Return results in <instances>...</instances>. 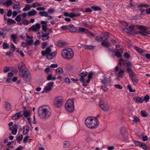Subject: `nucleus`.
Instances as JSON below:
<instances>
[{"mask_svg": "<svg viewBox=\"0 0 150 150\" xmlns=\"http://www.w3.org/2000/svg\"><path fill=\"white\" fill-rule=\"evenodd\" d=\"M147 27L142 25H138L137 28L140 30V32L136 33L133 31H131L127 28L123 29V30L124 33L129 35L140 34L143 36H146L149 34L147 30Z\"/></svg>", "mask_w": 150, "mask_h": 150, "instance_id": "f257e3e1", "label": "nucleus"}, {"mask_svg": "<svg viewBox=\"0 0 150 150\" xmlns=\"http://www.w3.org/2000/svg\"><path fill=\"white\" fill-rule=\"evenodd\" d=\"M38 113L40 118L44 119H47L51 115L52 112L48 107L42 106L39 108Z\"/></svg>", "mask_w": 150, "mask_h": 150, "instance_id": "f03ea898", "label": "nucleus"}, {"mask_svg": "<svg viewBox=\"0 0 150 150\" xmlns=\"http://www.w3.org/2000/svg\"><path fill=\"white\" fill-rule=\"evenodd\" d=\"M85 123L87 127L90 129H93L98 125L99 122L96 117H89L85 120Z\"/></svg>", "mask_w": 150, "mask_h": 150, "instance_id": "7ed1b4c3", "label": "nucleus"}, {"mask_svg": "<svg viewBox=\"0 0 150 150\" xmlns=\"http://www.w3.org/2000/svg\"><path fill=\"white\" fill-rule=\"evenodd\" d=\"M62 56L65 59L69 60L73 57L74 53L73 50L70 48L63 49L62 52Z\"/></svg>", "mask_w": 150, "mask_h": 150, "instance_id": "20e7f679", "label": "nucleus"}, {"mask_svg": "<svg viewBox=\"0 0 150 150\" xmlns=\"http://www.w3.org/2000/svg\"><path fill=\"white\" fill-rule=\"evenodd\" d=\"M51 51V48L48 47L46 49L45 51H42L41 52V54L43 56H45L46 54L47 58L49 59H51L56 55L57 52H54L50 53Z\"/></svg>", "mask_w": 150, "mask_h": 150, "instance_id": "39448f33", "label": "nucleus"}, {"mask_svg": "<svg viewBox=\"0 0 150 150\" xmlns=\"http://www.w3.org/2000/svg\"><path fill=\"white\" fill-rule=\"evenodd\" d=\"M66 110L69 112H71L74 110V102L71 99H69L65 104Z\"/></svg>", "mask_w": 150, "mask_h": 150, "instance_id": "423d86ee", "label": "nucleus"}, {"mask_svg": "<svg viewBox=\"0 0 150 150\" xmlns=\"http://www.w3.org/2000/svg\"><path fill=\"white\" fill-rule=\"evenodd\" d=\"M63 99V97L58 96L56 97L54 101V104L57 108H59L62 105Z\"/></svg>", "mask_w": 150, "mask_h": 150, "instance_id": "0eeeda50", "label": "nucleus"}, {"mask_svg": "<svg viewBox=\"0 0 150 150\" xmlns=\"http://www.w3.org/2000/svg\"><path fill=\"white\" fill-rule=\"evenodd\" d=\"M99 105L100 108L105 111H107L109 110L108 105L107 103L101 101Z\"/></svg>", "mask_w": 150, "mask_h": 150, "instance_id": "6e6552de", "label": "nucleus"}, {"mask_svg": "<svg viewBox=\"0 0 150 150\" xmlns=\"http://www.w3.org/2000/svg\"><path fill=\"white\" fill-rule=\"evenodd\" d=\"M19 73L21 75V76L24 79L26 80L27 79L28 76L29 72L26 69L21 71Z\"/></svg>", "mask_w": 150, "mask_h": 150, "instance_id": "1a4fd4ad", "label": "nucleus"}, {"mask_svg": "<svg viewBox=\"0 0 150 150\" xmlns=\"http://www.w3.org/2000/svg\"><path fill=\"white\" fill-rule=\"evenodd\" d=\"M79 29L78 30V32H84L85 33H87L88 35H90L91 37H94L95 36V35L94 34L91 33L88 30L84 28L80 27H79Z\"/></svg>", "mask_w": 150, "mask_h": 150, "instance_id": "9d476101", "label": "nucleus"}, {"mask_svg": "<svg viewBox=\"0 0 150 150\" xmlns=\"http://www.w3.org/2000/svg\"><path fill=\"white\" fill-rule=\"evenodd\" d=\"M115 72H117V75L118 77H122L123 74L124 73V71L121 69L120 68L119 69V67L117 66L115 67Z\"/></svg>", "mask_w": 150, "mask_h": 150, "instance_id": "9b49d317", "label": "nucleus"}, {"mask_svg": "<svg viewBox=\"0 0 150 150\" xmlns=\"http://www.w3.org/2000/svg\"><path fill=\"white\" fill-rule=\"evenodd\" d=\"M49 33L46 31H43L41 33L38 32L37 34V38H49Z\"/></svg>", "mask_w": 150, "mask_h": 150, "instance_id": "f8f14e48", "label": "nucleus"}, {"mask_svg": "<svg viewBox=\"0 0 150 150\" xmlns=\"http://www.w3.org/2000/svg\"><path fill=\"white\" fill-rule=\"evenodd\" d=\"M54 83L53 82H50L47 84L46 86L45 87V91L47 92H49L52 90L54 85Z\"/></svg>", "mask_w": 150, "mask_h": 150, "instance_id": "ddd939ff", "label": "nucleus"}, {"mask_svg": "<svg viewBox=\"0 0 150 150\" xmlns=\"http://www.w3.org/2000/svg\"><path fill=\"white\" fill-rule=\"evenodd\" d=\"M40 28V24L39 23H36L35 25H33L31 27V29L34 32L38 31Z\"/></svg>", "mask_w": 150, "mask_h": 150, "instance_id": "4468645a", "label": "nucleus"}, {"mask_svg": "<svg viewBox=\"0 0 150 150\" xmlns=\"http://www.w3.org/2000/svg\"><path fill=\"white\" fill-rule=\"evenodd\" d=\"M80 76V80L81 82H83L84 78L86 77L88 75V73L86 71H83L79 74Z\"/></svg>", "mask_w": 150, "mask_h": 150, "instance_id": "2eb2a0df", "label": "nucleus"}, {"mask_svg": "<svg viewBox=\"0 0 150 150\" xmlns=\"http://www.w3.org/2000/svg\"><path fill=\"white\" fill-rule=\"evenodd\" d=\"M13 3V10L18 11L21 8L20 4L18 1H14Z\"/></svg>", "mask_w": 150, "mask_h": 150, "instance_id": "dca6fc26", "label": "nucleus"}, {"mask_svg": "<svg viewBox=\"0 0 150 150\" xmlns=\"http://www.w3.org/2000/svg\"><path fill=\"white\" fill-rule=\"evenodd\" d=\"M129 77L130 78L134 84L135 85L137 83L138 80L136 74H133L132 76H130Z\"/></svg>", "mask_w": 150, "mask_h": 150, "instance_id": "f3484780", "label": "nucleus"}, {"mask_svg": "<svg viewBox=\"0 0 150 150\" xmlns=\"http://www.w3.org/2000/svg\"><path fill=\"white\" fill-rule=\"evenodd\" d=\"M18 68L19 70V72L23 71V70L26 69L25 68V66L23 62H21L19 63L18 64Z\"/></svg>", "mask_w": 150, "mask_h": 150, "instance_id": "a211bd4d", "label": "nucleus"}, {"mask_svg": "<svg viewBox=\"0 0 150 150\" xmlns=\"http://www.w3.org/2000/svg\"><path fill=\"white\" fill-rule=\"evenodd\" d=\"M4 105L6 110L7 111H9L12 109V106L11 104L7 101L4 103Z\"/></svg>", "mask_w": 150, "mask_h": 150, "instance_id": "6ab92c4d", "label": "nucleus"}, {"mask_svg": "<svg viewBox=\"0 0 150 150\" xmlns=\"http://www.w3.org/2000/svg\"><path fill=\"white\" fill-rule=\"evenodd\" d=\"M69 30L71 32H75L77 30V28L72 24L69 25Z\"/></svg>", "mask_w": 150, "mask_h": 150, "instance_id": "aec40b11", "label": "nucleus"}, {"mask_svg": "<svg viewBox=\"0 0 150 150\" xmlns=\"http://www.w3.org/2000/svg\"><path fill=\"white\" fill-rule=\"evenodd\" d=\"M47 21H41V23L42 24V30L44 31H46L47 30Z\"/></svg>", "mask_w": 150, "mask_h": 150, "instance_id": "412c9836", "label": "nucleus"}, {"mask_svg": "<svg viewBox=\"0 0 150 150\" xmlns=\"http://www.w3.org/2000/svg\"><path fill=\"white\" fill-rule=\"evenodd\" d=\"M21 111L20 112L14 115L12 117V119L15 120L22 117L23 115L21 113Z\"/></svg>", "mask_w": 150, "mask_h": 150, "instance_id": "4be33fe9", "label": "nucleus"}, {"mask_svg": "<svg viewBox=\"0 0 150 150\" xmlns=\"http://www.w3.org/2000/svg\"><path fill=\"white\" fill-rule=\"evenodd\" d=\"M133 98L137 103H142L144 101L142 97L141 98L137 96H134L133 97Z\"/></svg>", "mask_w": 150, "mask_h": 150, "instance_id": "5701e85b", "label": "nucleus"}, {"mask_svg": "<svg viewBox=\"0 0 150 150\" xmlns=\"http://www.w3.org/2000/svg\"><path fill=\"white\" fill-rule=\"evenodd\" d=\"M12 4L13 1L12 0H6L3 2V5L7 6H11Z\"/></svg>", "mask_w": 150, "mask_h": 150, "instance_id": "b1692460", "label": "nucleus"}, {"mask_svg": "<svg viewBox=\"0 0 150 150\" xmlns=\"http://www.w3.org/2000/svg\"><path fill=\"white\" fill-rule=\"evenodd\" d=\"M29 130V127L28 126H25L23 127V135L26 134Z\"/></svg>", "mask_w": 150, "mask_h": 150, "instance_id": "393cba45", "label": "nucleus"}, {"mask_svg": "<svg viewBox=\"0 0 150 150\" xmlns=\"http://www.w3.org/2000/svg\"><path fill=\"white\" fill-rule=\"evenodd\" d=\"M37 12L35 10H32L27 13L28 16H32L36 15Z\"/></svg>", "mask_w": 150, "mask_h": 150, "instance_id": "a878e982", "label": "nucleus"}, {"mask_svg": "<svg viewBox=\"0 0 150 150\" xmlns=\"http://www.w3.org/2000/svg\"><path fill=\"white\" fill-rule=\"evenodd\" d=\"M33 38H27L26 40V43L28 45H30L33 43Z\"/></svg>", "mask_w": 150, "mask_h": 150, "instance_id": "bb28decb", "label": "nucleus"}, {"mask_svg": "<svg viewBox=\"0 0 150 150\" xmlns=\"http://www.w3.org/2000/svg\"><path fill=\"white\" fill-rule=\"evenodd\" d=\"M111 81L110 78L109 79L104 78L102 81L103 83L104 84H108Z\"/></svg>", "mask_w": 150, "mask_h": 150, "instance_id": "cd10ccee", "label": "nucleus"}, {"mask_svg": "<svg viewBox=\"0 0 150 150\" xmlns=\"http://www.w3.org/2000/svg\"><path fill=\"white\" fill-rule=\"evenodd\" d=\"M126 72L129 74V76L134 74L131 69L129 68H127L126 69Z\"/></svg>", "mask_w": 150, "mask_h": 150, "instance_id": "c85d7f7f", "label": "nucleus"}, {"mask_svg": "<svg viewBox=\"0 0 150 150\" xmlns=\"http://www.w3.org/2000/svg\"><path fill=\"white\" fill-rule=\"evenodd\" d=\"M66 43L64 42H62L61 41L59 40L57 42V45L58 46L61 47L65 45Z\"/></svg>", "mask_w": 150, "mask_h": 150, "instance_id": "c756f323", "label": "nucleus"}, {"mask_svg": "<svg viewBox=\"0 0 150 150\" xmlns=\"http://www.w3.org/2000/svg\"><path fill=\"white\" fill-rule=\"evenodd\" d=\"M81 15L80 13H78L76 14H75L73 13H71L69 14V17L70 18H72L76 16H79Z\"/></svg>", "mask_w": 150, "mask_h": 150, "instance_id": "7c9ffc66", "label": "nucleus"}, {"mask_svg": "<svg viewBox=\"0 0 150 150\" xmlns=\"http://www.w3.org/2000/svg\"><path fill=\"white\" fill-rule=\"evenodd\" d=\"M39 14L41 16L47 17L48 13L46 11H40L39 12Z\"/></svg>", "mask_w": 150, "mask_h": 150, "instance_id": "2f4dec72", "label": "nucleus"}, {"mask_svg": "<svg viewBox=\"0 0 150 150\" xmlns=\"http://www.w3.org/2000/svg\"><path fill=\"white\" fill-rule=\"evenodd\" d=\"M61 29L63 31L69 30V25H62L60 27Z\"/></svg>", "mask_w": 150, "mask_h": 150, "instance_id": "473e14b6", "label": "nucleus"}, {"mask_svg": "<svg viewBox=\"0 0 150 150\" xmlns=\"http://www.w3.org/2000/svg\"><path fill=\"white\" fill-rule=\"evenodd\" d=\"M102 36L101 38H108L109 37V34L108 33L104 32L102 33Z\"/></svg>", "mask_w": 150, "mask_h": 150, "instance_id": "72a5a7b5", "label": "nucleus"}, {"mask_svg": "<svg viewBox=\"0 0 150 150\" xmlns=\"http://www.w3.org/2000/svg\"><path fill=\"white\" fill-rule=\"evenodd\" d=\"M123 64L124 65L127 67H129L131 65V64L130 63V62L129 61L126 60L123 61Z\"/></svg>", "mask_w": 150, "mask_h": 150, "instance_id": "f704fd0d", "label": "nucleus"}, {"mask_svg": "<svg viewBox=\"0 0 150 150\" xmlns=\"http://www.w3.org/2000/svg\"><path fill=\"white\" fill-rule=\"evenodd\" d=\"M83 47L86 49H92L94 48V47L92 45H83Z\"/></svg>", "mask_w": 150, "mask_h": 150, "instance_id": "c9c22d12", "label": "nucleus"}, {"mask_svg": "<svg viewBox=\"0 0 150 150\" xmlns=\"http://www.w3.org/2000/svg\"><path fill=\"white\" fill-rule=\"evenodd\" d=\"M133 119V121L135 123H137L139 122L140 120L137 116H134Z\"/></svg>", "mask_w": 150, "mask_h": 150, "instance_id": "e433bc0d", "label": "nucleus"}, {"mask_svg": "<svg viewBox=\"0 0 150 150\" xmlns=\"http://www.w3.org/2000/svg\"><path fill=\"white\" fill-rule=\"evenodd\" d=\"M23 115L25 117H27L30 115V113L29 111H26L23 112Z\"/></svg>", "mask_w": 150, "mask_h": 150, "instance_id": "4c0bfd02", "label": "nucleus"}, {"mask_svg": "<svg viewBox=\"0 0 150 150\" xmlns=\"http://www.w3.org/2000/svg\"><path fill=\"white\" fill-rule=\"evenodd\" d=\"M134 49L139 53H142L143 52V51L142 49H141V48L138 47H137L134 46Z\"/></svg>", "mask_w": 150, "mask_h": 150, "instance_id": "58836bf2", "label": "nucleus"}, {"mask_svg": "<svg viewBox=\"0 0 150 150\" xmlns=\"http://www.w3.org/2000/svg\"><path fill=\"white\" fill-rule=\"evenodd\" d=\"M23 137L22 135L20 134L18 137L16 138V139L18 143H20V142L23 139Z\"/></svg>", "mask_w": 150, "mask_h": 150, "instance_id": "ea45409f", "label": "nucleus"}, {"mask_svg": "<svg viewBox=\"0 0 150 150\" xmlns=\"http://www.w3.org/2000/svg\"><path fill=\"white\" fill-rule=\"evenodd\" d=\"M70 145V143L68 141H65L64 142V146L65 148L68 147Z\"/></svg>", "mask_w": 150, "mask_h": 150, "instance_id": "a19ab883", "label": "nucleus"}, {"mask_svg": "<svg viewBox=\"0 0 150 150\" xmlns=\"http://www.w3.org/2000/svg\"><path fill=\"white\" fill-rule=\"evenodd\" d=\"M101 44L102 46L105 47H108L110 45V43L104 41Z\"/></svg>", "mask_w": 150, "mask_h": 150, "instance_id": "79ce46f5", "label": "nucleus"}, {"mask_svg": "<svg viewBox=\"0 0 150 150\" xmlns=\"http://www.w3.org/2000/svg\"><path fill=\"white\" fill-rule=\"evenodd\" d=\"M94 11H100L101 10V8L98 6H92L91 7Z\"/></svg>", "mask_w": 150, "mask_h": 150, "instance_id": "37998d69", "label": "nucleus"}, {"mask_svg": "<svg viewBox=\"0 0 150 150\" xmlns=\"http://www.w3.org/2000/svg\"><path fill=\"white\" fill-rule=\"evenodd\" d=\"M18 128V125L17 126V127H14V129L13 130H12L11 132V133L12 134L15 135L16 134L17 132V129Z\"/></svg>", "mask_w": 150, "mask_h": 150, "instance_id": "c03bdc74", "label": "nucleus"}, {"mask_svg": "<svg viewBox=\"0 0 150 150\" xmlns=\"http://www.w3.org/2000/svg\"><path fill=\"white\" fill-rule=\"evenodd\" d=\"M150 98L149 96L148 95H145L143 100L145 102H147L149 101V100Z\"/></svg>", "mask_w": 150, "mask_h": 150, "instance_id": "a18cd8bd", "label": "nucleus"}, {"mask_svg": "<svg viewBox=\"0 0 150 150\" xmlns=\"http://www.w3.org/2000/svg\"><path fill=\"white\" fill-rule=\"evenodd\" d=\"M3 48L4 49H6L9 48V45L5 42H4L3 44Z\"/></svg>", "mask_w": 150, "mask_h": 150, "instance_id": "49530a36", "label": "nucleus"}, {"mask_svg": "<svg viewBox=\"0 0 150 150\" xmlns=\"http://www.w3.org/2000/svg\"><path fill=\"white\" fill-rule=\"evenodd\" d=\"M10 47L11 48V50H10L13 52L15 50V46L12 43H11L10 44Z\"/></svg>", "mask_w": 150, "mask_h": 150, "instance_id": "de8ad7c7", "label": "nucleus"}, {"mask_svg": "<svg viewBox=\"0 0 150 150\" xmlns=\"http://www.w3.org/2000/svg\"><path fill=\"white\" fill-rule=\"evenodd\" d=\"M141 115L143 117H146L148 115L147 113L145 111H141Z\"/></svg>", "mask_w": 150, "mask_h": 150, "instance_id": "09e8293b", "label": "nucleus"}, {"mask_svg": "<svg viewBox=\"0 0 150 150\" xmlns=\"http://www.w3.org/2000/svg\"><path fill=\"white\" fill-rule=\"evenodd\" d=\"M7 22L8 23H15L16 21L13 19H8L7 20Z\"/></svg>", "mask_w": 150, "mask_h": 150, "instance_id": "8fccbe9b", "label": "nucleus"}, {"mask_svg": "<svg viewBox=\"0 0 150 150\" xmlns=\"http://www.w3.org/2000/svg\"><path fill=\"white\" fill-rule=\"evenodd\" d=\"M127 88L129 90V91L130 92H134L135 91V89H132L131 86L130 85H128L127 86Z\"/></svg>", "mask_w": 150, "mask_h": 150, "instance_id": "3c124183", "label": "nucleus"}, {"mask_svg": "<svg viewBox=\"0 0 150 150\" xmlns=\"http://www.w3.org/2000/svg\"><path fill=\"white\" fill-rule=\"evenodd\" d=\"M131 25L129 27V28L130 30L132 31V30H133L134 29V28H135L136 26L137 28V25Z\"/></svg>", "mask_w": 150, "mask_h": 150, "instance_id": "603ef678", "label": "nucleus"}, {"mask_svg": "<svg viewBox=\"0 0 150 150\" xmlns=\"http://www.w3.org/2000/svg\"><path fill=\"white\" fill-rule=\"evenodd\" d=\"M134 143L135 145L137 146L140 147L141 145L142 144V142H141L138 141H135Z\"/></svg>", "mask_w": 150, "mask_h": 150, "instance_id": "864d4df0", "label": "nucleus"}, {"mask_svg": "<svg viewBox=\"0 0 150 150\" xmlns=\"http://www.w3.org/2000/svg\"><path fill=\"white\" fill-rule=\"evenodd\" d=\"M17 52L22 57H23L24 56V54L23 52L21 50H17Z\"/></svg>", "mask_w": 150, "mask_h": 150, "instance_id": "5fc2aeb1", "label": "nucleus"}, {"mask_svg": "<svg viewBox=\"0 0 150 150\" xmlns=\"http://www.w3.org/2000/svg\"><path fill=\"white\" fill-rule=\"evenodd\" d=\"M115 55L118 57H120L122 56L121 54L119 52H115Z\"/></svg>", "mask_w": 150, "mask_h": 150, "instance_id": "6e6d98bb", "label": "nucleus"}, {"mask_svg": "<svg viewBox=\"0 0 150 150\" xmlns=\"http://www.w3.org/2000/svg\"><path fill=\"white\" fill-rule=\"evenodd\" d=\"M64 81L66 83H70V79L68 78H65L64 79Z\"/></svg>", "mask_w": 150, "mask_h": 150, "instance_id": "4d7b16f0", "label": "nucleus"}, {"mask_svg": "<svg viewBox=\"0 0 150 150\" xmlns=\"http://www.w3.org/2000/svg\"><path fill=\"white\" fill-rule=\"evenodd\" d=\"M56 72L58 73H63V70L62 69L60 68H57L56 70Z\"/></svg>", "mask_w": 150, "mask_h": 150, "instance_id": "13d9d810", "label": "nucleus"}, {"mask_svg": "<svg viewBox=\"0 0 150 150\" xmlns=\"http://www.w3.org/2000/svg\"><path fill=\"white\" fill-rule=\"evenodd\" d=\"M141 147L144 149H147V147L146 145L144 143H142V144L140 146Z\"/></svg>", "mask_w": 150, "mask_h": 150, "instance_id": "bf43d9fd", "label": "nucleus"}, {"mask_svg": "<svg viewBox=\"0 0 150 150\" xmlns=\"http://www.w3.org/2000/svg\"><path fill=\"white\" fill-rule=\"evenodd\" d=\"M15 20L17 21H19L21 20V18L20 16V15L17 16L15 18Z\"/></svg>", "mask_w": 150, "mask_h": 150, "instance_id": "052dcab7", "label": "nucleus"}, {"mask_svg": "<svg viewBox=\"0 0 150 150\" xmlns=\"http://www.w3.org/2000/svg\"><path fill=\"white\" fill-rule=\"evenodd\" d=\"M10 67H6L4 69V73H6L9 70Z\"/></svg>", "mask_w": 150, "mask_h": 150, "instance_id": "680f3d73", "label": "nucleus"}, {"mask_svg": "<svg viewBox=\"0 0 150 150\" xmlns=\"http://www.w3.org/2000/svg\"><path fill=\"white\" fill-rule=\"evenodd\" d=\"M12 15V12L11 10L8 11L7 13V16L8 17H10Z\"/></svg>", "mask_w": 150, "mask_h": 150, "instance_id": "e2e57ef3", "label": "nucleus"}, {"mask_svg": "<svg viewBox=\"0 0 150 150\" xmlns=\"http://www.w3.org/2000/svg\"><path fill=\"white\" fill-rule=\"evenodd\" d=\"M115 86L117 88L121 89L122 88V86L120 84H116L115 85Z\"/></svg>", "mask_w": 150, "mask_h": 150, "instance_id": "0e129e2a", "label": "nucleus"}, {"mask_svg": "<svg viewBox=\"0 0 150 150\" xmlns=\"http://www.w3.org/2000/svg\"><path fill=\"white\" fill-rule=\"evenodd\" d=\"M48 12L50 13H52L54 12V10L52 8H50L48 9Z\"/></svg>", "mask_w": 150, "mask_h": 150, "instance_id": "69168bd1", "label": "nucleus"}, {"mask_svg": "<svg viewBox=\"0 0 150 150\" xmlns=\"http://www.w3.org/2000/svg\"><path fill=\"white\" fill-rule=\"evenodd\" d=\"M40 6V5L38 3H34L32 5V6L33 8H35L38 6Z\"/></svg>", "mask_w": 150, "mask_h": 150, "instance_id": "338daca9", "label": "nucleus"}, {"mask_svg": "<svg viewBox=\"0 0 150 150\" xmlns=\"http://www.w3.org/2000/svg\"><path fill=\"white\" fill-rule=\"evenodd\" d=\"M124 57L127 58H129L130 57V55L127 52H125L124 54Z\"/></svg>", "mask_w": 150, "mask_h": 150, "instance_id": "774afa93", "label": "nucleus"}]
</instances>
